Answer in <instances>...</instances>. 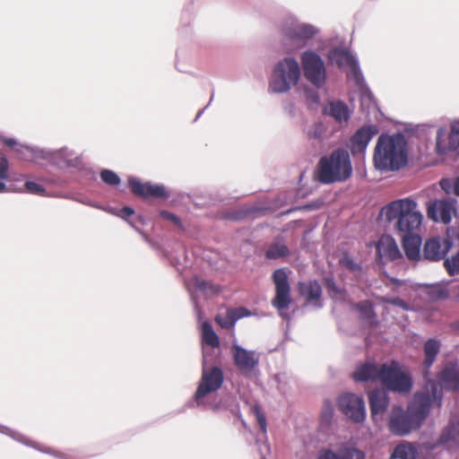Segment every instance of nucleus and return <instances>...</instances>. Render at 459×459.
Returning a JSON list of instances; mask_svg holds the SVG:
<instances>
[{
  "label": "nucleus",
  "mask_w": 459,
  "mask_h": 459,
  "mask_svg": "<svg viewBox=\"0 0 459 459\" xmlns=\"http://www.w3.org/2000/svg\"><path fill=\"white\" fill-rule=\"evenodd\" d=\"M204 111V108H203L202 110H200V111L197 113V115H196V117H195V121H196V120H197V119H198V118L203 115Z\"/></svg>",
  "instance_id": "obj_61"
},
{
  "label": "nucleus",
  "mask_w": 459,
  "mask_h": 459,
  "mask_svg": "<svg viewBox=\"0 0 459 459\" xmlns=\"http://www.w3.org/2000/svg\"><path fill=\"white\" fill-rule=\"evenodd\" d=\"M256 420H257V423H258V425L260 427V429L262 430V432L264 434H265L266 433V429H267L265 417L261 412L258 411L256 413Z\"/></svg>",
  "instance_id": "obj_50"
},
{
  "label": "nucleus",
  "mask_w": 459,
  "mask_h": 459,
  "mask_svg": "<svg viewBox=\"0 0 459 459\" xmlns=\"http://www.w3.org/2000/svg\"><path fill=\"white\" fill-rule=\"evenodd\" d=\"M327 59L332 65L347 68V76L354 80L358 87L362 88L364 78L359 71L358 61L348 49L335 47L328 51Z\"/></svg>",
  "instance_id": "obj_11"
},
{
  "label": "nucleus",
  "mask_w": 459,
  "mask_h": 459,
  "mask_svg": "<svg viewBox=\"0 0 459 459\" xmlns=\"http://www.w3.org/2000/svg\"><path fill=\"white\" fill-rule=\"evenodd\" d=\"M289 254L290 250L284 243L273 242L268 247L265 256L268 259H279L287 256Z\"/></svg>",
  "instance_id": "obj_34"
},
{
  "label": "nucleus",
  "mask_w": 459,
  "mask_h": 459,
  "mask_svg": "<svg viewBox=\"0 0 459 459\" xmlns=\"http://www.w3.org/2000/svg\"><path fill=\"white\" fill-rule=\"evenodd\" d=\"M273 280L275 284V297L272 301V304L276 307L281 316L285 320H290V316L289 314L283 312L287 309L290 303V286L289 283V277L284 269H277L273 272Z\"/></svg>",
  "instance_id": "obj_13"
},
{
  "label": "nucleus",
  "mask_w": 459,
  "mask_h": 459,
  "mask_svg": "<svg viewBox=\"0 0 459 459\" xmlns=\"http://www.w3.org/2000/svg\"><path fill=\"white\" fill-rule=\"evenodd\" d=\"M100 176L101 180L108 186H116L121 183L119 176L113 170L107 169H102Z\"/></svg>",
  "instance_id": "obj_39"
},
{
  "label": "nucleus",
  "mask_w": 459,
  "mask_h": 459,
  "mask_svg": "<svg viewBox=\"0 0 459 459\" xmlns=\"http://www.w3.org/2000/svg\"><path fill=\"white\" fill-rule=\"evenodd\" d=\"M326 284H327V287L329 289V292L330 294H339L341 293V290L337 287L335 281H333V279H327L326 280Z\"/></svg>",
  "instance_id": "obj_51"
},
{
  "label": "nucleus",
  "mask_w": 459,
  "mask_h": 459,
  "mask_svg": "<svg viewBox=\"0 0 459 459\" xmlns=\"http://www.w3.org/2000/svg\"><path fill=\"white\" fill-rule=\"evenodd\" d=\"M4 143L8 147L12 148L13 151H17V147L21 145L22 143H17V141L13 138H4Z\"/></svg>",
  "instance_id": "obj_54"
},
{
  "label": "nucleus",
  "mask_w": 459,
  "mask_h": 459,
  "mask_svg": "<svg viewBox=\"0 0 459 459\" xmlns=\"http://www.w3.org/2000/svg\"><path fill=\"white\" fill-rule=\"evenodd\" d=\"M453 193L459 195V177L453 179Z\"/></svg>",
  "instance_id": "obj_57"
},
{
  "label": "nucleus",
  "mask_w": 459,
  "mask_h": 459,
  "mask_svg": "<svg viewBox=\"0 0 459 459\" xmlns=\"http://www.w3.org/2000/svg\"><path fill=\"white\" fill-rule=\"evenodd\" d=\"M24 186L26 187L27 191L30 194H35L39 195H46V189L41 185L34 181H26Z\"/></svg>",
  "instance_id": "obj_43"
},
{
  "label": "nucleus",
  "mask_w": 459,
  "mask_h": 459,
  "mask_svg": "<svg viewBox=\"0 0 459 459\" xmlns=\"http://www.w3.org/2000/svg\"><path fill=\"white\" fill-rule=\"evenodd\" d=\"M224 381V375L221 368L213 366L208 368L206 366V355L204 351V365L201 380L195 393V402L197 407H204L216 411L219 409L218 404H212L206 401L208 395L218 391Z\"/></svg>",
  "instance_id": "obj_5"
},
{
  "label": "nucleus",
  "mask_w": 459,
  "mask_h": 459,
  "mask_svg": "<svg viewBox=\"0 0 459 459\" xmlns=\"http://www.w3.org/2000/svg\"><path fill=\"white\" fill-rule=\"evenodd\" d=\"M81 203L84 204H87V205H90L91 207H94L96 209H99V210H102L104 212H107L110 214H113L115 216H117V213H118V211L116 209V208H113V207H109V206H103V205H100V204H93V203H91V202H84V201H82Z\"/></svg>",
  "instance_id": "obj_49"
},
{
  "label": "nucleus",
  "mask_w": 459,
  "mask_h": 459,
  "mask_svg": "<svg viewBox=\"0 0 459 459\" xmlns=\"http://www.w3.org/2000/svg\"><path fill=\"white\" fill-rule=\"evenodd\" d=\"M229 310L231 314L232 318L234 319L235 324L237 323L238 320L241 318L253 316V313L244 307L229 308Z\"/></svg>",
  "instance_id": "obj_42"
},
{
  "label": "nucleus",
  "mask_w": 459,
  "mask_h": 459,
  "mask_svg": "<svg viewBox=\"0 0 459 459\" xmlns=\"http://www.w3.org/2000/svg\"><path fill=\"white\" fill-rule=\"evenodd\" d=\"M395 283H396V284H400L399 280H396V281H395Z\"/></svg>",
  "instance_id": "obj_63"
},
{
  "label": "nucleus",
  "mask_w": 459,
  "mask_h": 459,
  "mask_svg": "<svg viewBox=\"0 0 459 459\" xmlns=\"http://www.w3.org/2000/svg\"><path fill=\"white\" fill-rule=\"evenodd\" d=\"M0 432L11 437L12 438H13L14 440H16L20 443H22L26 446H33L34 448H36L43 453L49 454L58 459H72L71 456L69 455H67L66 453L56 451V450H54L51 448H42V447L35 445L32 441L29 440L22 434H21L15 430H13L5 426H3L1 424H0Z\"/></svg>",
  "instance_id": "obj_21"
},
{
  "label": "nucleus",
  "mask_w": 459,
  "mask_h": 459,
  "mask_svg": "<svg viewBox=\"0 0 459 459\" xmlns=\"http://www.w3.org/2000/svg\"><path fill=\"white\" fill-rule=\"evenodd\" d=\"M264 459H265V458H264Z\"/></svg>",
  "instance_id": "obj_64"
},
{
  "label": "nucleus",
  "mask_w": 459,
  "mask_h": 459,
  "mask_svg": "<svg viewBox=\"0 0 459 459\" xmlns=\"http://www.w3.org/2000/svg\"><path fill=\"white\" fill-rule=\"evenodd\" d=\"M432 386L437 387V393L443 398L442 390L456 391L459 388V369L455 365H446L438 376V382L436 384L429 381L426 384L425 389L421 393L429 394L433 401Z\"/></svg>",
  "instance_id": "obj_15"
},
{
  "label": "nucleus",
  "mask_w": 459,
  "mask_h": 459,
  "mask_svg": "<svg viewBox=\"0 0 459 459\" xmlns=\"http://www.w3.org/2000/svg\"><path fill=\"white\" fill-rule=\"evenodd\" d=\"M417 208V203L411 198L398 199L384 206L379 218L386 222L396 220L395 227L403 236L419 234L423 215Z\"/></svg>",
  "instance_id": "obj_3"
},
{
  "label": "nucleus",
  "mask_w": 459,
  "mask_h": 459,
  "mask_svg": "<svg viewBox=\"0 0 459 459\" xmlns=\"http://www.w3.org/2000/svg\"><path fill=\"white\" fill-rule=\"evenodd\" d=\"M452 141L453 138L450 135V132L445 126L438 127L436 134V153L439 156H444L458 150L456 144Z\"/></svg>",
  "instance_id": "obj_22"
},
{
  "label": "nucleus",
  "mask_w": 459,
  "mask_h": 459,
  "mask_svg": "<svg viewBox=\"0 0 459 459\" xmlns=\"http://www.w3.org/2000/svg\"><path fill=\"white\" fill-rule=\"evenodd\" d=\"M299 292L308 301L319 299L322 294L321 285L316 281L299 284Z\"/></svg>",
  "instance_id": "obj_30"
},
{
  "label": "nucleus",
  "mask_w": 459,
  "mask_h": 459,
  "mask_svg": "<svg viewBox=\"0 0 459 459\" xmlns=\"http://www.w3.org/2000/svg\"><path fill=\"white\" fill-rule=\"evenodd\" d=\"M9 162L5 157H0V179L8 178Z\"/></svg>",
  "instance_id": "obj_48"
},
{
  "label": "nucleus",
  "mask_w": 459,
  "mask_h": 459,
  "mask_svg": "<svg viewBox=\"0 0 459 459\" xmlns=\"http://www.w3.org/2000/svg\"><path fill=\"white\" fill-rule=\"evenodd\" d=\"M356 264L352 262V261H350L349 262V267L352 270H354L356 268Z\"/></svg>",
  "instance_id": "obj_62"
},
{
  "label": "nucleus",
  "mask_w": 459,
  "mask_h": 459,
  "mask_svg": "<svg viewBox=\"0 0 459 459\" xmlns=\"http://www.w3.org/2000/svg\"><path fill=\"white\" fill-rule=\"evenodd\" d=\"M230 353L235 366L244 377H250L258 368L260 354L256 351H249L234 342L230 347Z\"/></svg>",
  "instance_id": "obj_14"
},
{
  "label": "nucleus",
  "mask_w": 459,
  "mask_h": 459,
  "mask_svg": "<svg viewBox=\"0 0 459 459\" xmlns=\"http://www.w3.org/2000/svg\"><path fill=\"white\" fill-rule=\"evenodd\" d=\"M422 441L418 446L409 441H403L397 445L393 453L391 454V459H418L420 452H429L428 450L421 448Z\"/></svg>",
  "instance_id": "obj_23"
},
{
  "label": "nucleus",
  "mask_w": 459,
  "mask_h": 459,
  "mask_svg": "<svg viewBox=\"0 0 459 459\" xmlns=\"http://www.w3.org/2000/svg\"><path fill=\"white\" fill-rule=\"evenodd\" d=\"M388 405V398L385 391H378L375 389V416L384 411Z\"/></svg>",
  "instance_id": "obj_38"
},
{
  "label": "nucleus",
  "mask_w": 459,
  "mask_h": 459,
  "mask_svg": "<svg viewBox=\"0 0 459 459\" xmlns=\"http://www.w3.org/2000/svg\"><path fill=\"white\" fill-rule=\"evenodd\" d=\"M372 137V125L358 129L350 140L349 147L352 154H364Z\"/></svg>",
  "instance_id": "obj_20"
},
{
  "label": "nucleus",
  "mask_w": 459,
  "mask_h": 459,
  "mask_svg": "<svg viewBox=\"0 0 459 459\" xmlns=\"http://www.w3.org/2000/svg\"><path fill=\"white\" fill-rule=\"evenodd\" d=\"M160 216L163 220L170 221L171 223H173L174 225H176L178 227H182V222H181L180 218L170 212L162 210L160 212Z\"/></svg>",
  "instance_id": "obj_45"
},
{
  "label": "nucleus",
  "mask_w": 459,
  "mask_h": 459,
  "mask_svg": "<svg viewBox=\"0 0 459 459\" xmlns=\"http://www.w3.org/2000/svg\"><path fill=\"white\" fill-rule=\"evenodd\" d=\"M308 135L310 137L318 138L321 135V133L319 132V129L316 127L313 131L308 132Z\"/></svg>",
  "instance_id": "obj_59"
},
{
  "label": "nucleus",
  "mask_w": 459,
  "mask_h": 459,
  "mask_svg": "<svg viewBox=\"0 0 459 459\" xmlns=\"http://www.w3.org/2000/svg\"><path fill=\"white\" fill-rule=\"evenodd\" d=\"M442 446L448 450H459V415L450 418L437 439L423 442L421 448L432 451Z\"/></svg>",
  "instance_id": "obj_12"
},
{
  "label": "nucleus",
  "mask_w": 459,
  "mask_h": 459,
  "mask_svg": "<svg viewBox=\"0 0 459 459\" xmlns=\"http://www.w3.org/2000/svg\"><path fill=\"white\" fill-rule=\"evenodd\" d=\"M278 383L277 388L282 394H287L290 392L289 379L284 374L276 376Z\"/></svg>",
  "instance_id": "obj_44"
},
{
  "label": "nucleus",
  "mask_w": 459,
  "mask_h": 459,
  "mask_svg": "<svg viewBox=\"0 0 459 459\" xmlns=\"http://www.w3.org/2000/svg\"><path fill=\"white\" fill-rule=\"evenodd\" d=\"M445 267L450 275H455L459 273V252L452 256L451 258H447L444 262Z\"/></svg>",
  "instance_id": "obj_41"
},
{
  "label": "nucleus",
  "mask_w": 459,
  "mask_h": 459,
  "mask_svg": "<svg viewBox=\"0 0 459 459\" xmlns=\"http://www.w3.org/2000/svg\"><path fill=\"white\" fill-rule=\"evenodd\" d=\"M367 394L370 413L373 414V390H368Z\"/></svg>",
  "instance_id": "obj_56"
},
{
  "label": "nucleus",
  "mask_w": 459,
  "mask_h": 459,
  "mask_svg": "<svg viewBox=\"0 0 459 459\" xmlns=\"http://www.w3.org/2000/svg\"><path fill=\"white\" fill-rule=\"evenodd\" d=\"M427 214L436 222L448 224L456 214L455 200L450 198L437 199L427 204Z\"/></svg>",
  "instance_id": "obj_16"
},
{
  "label": "nucleus",
  "mask_w": 459,
  "mask_h": 459,
  "mask_svg": "<svg viewBox=\"0 0 459 459\" xmlns=\"http://www.w3.org/2000/svg\"><path fill=\"white\" fill-rule=\"evenodd\" d=\"M352 167L348 152L344 149L333 151L330 156L322 157L318 163L317 178L321 183L331 184L350 178Z\"/></svg>",
  "instance_id": "obj_4"
},
{
  "label": "nucleus",
  "mask_w": 459,
  "mask_h": 459,
  "mask_svg": "<svg viewBox=\"0 0 459 459\" xmlns=\"http://www.w3.org/2000/svg\"><path fill=\"white\" fill-rule=\"evenodd\" d=\"M192 286L206 296L219 293L221 290L220 285H214L209 281H205L199 277H195L191 282Z\"/></svg>",
  "instance_id": "obj_33"
},
{
  "label": "nucleus",
  "mask_w": 459,
  "mask_h": 459,
  "mask_svg": "<svg viewBox=\"0 0 459 459\" xmlns=\"http://www.w3.org/2000/svg\"><path fill=\"white\" fill-rule=\"evenodd\" d=\"M338 404L342 413L353 421L361 422L365 420V404L360 396L344 394L340 396Z\"/></svg>",
  "instance_id": "obj_17"
},
{
  "label": "nucleus",
  "mask_w": 459,
  "mask_h": 459,
  "mask_svg": "<svg viewBox=\"0 0 459 459\" xmlns=\"http://www.w3.org/2000/svg\"><path fill=\"white\" fill-rule=\"evenodd\" d=\"M300 63L306 80L316 89H322L327 79L323 58L313 50H306L300 56Z\"/></svg>",
  "instance_id": "obj_10"
},
{
  "label": "nucleus",
  "mask_w": 459,
  "mask_h": 459,
  "mask_svg": "<svg viewBox=\"0 0 459 459\" xmlns=\"http://www.w3.org/2000/svg\"><path fill=\"white\" fill-rule=\"evenodd\" d=\"M423 255L425 258L429 260L437 261L445 256L446 251L442 248L441 242L438 238H431L425 243Z\"/></svg>",
  "instance_id": "obj_27"
},
{
  "label": "nucleus",
  "mask_w": 459,
  "mask_h": 459,
  "mask_svg": "<svg viewBox=\"0 0 459 459\" xmlns=\"http://www.w3.org/2000/svg\"><path fill=\"white\" fill-rule=\"evenodd\" d=\"M215 322L224 329H233L236 325L229 309L224 314H218Z\"/></svg>",
  "instance_id": "obj_40"
},
{
  "label": "nucleus",
  "mask_w": 459,
  "mask_h": 459,
  "mask_svg": "<svg viewBox=\"0 0 459 459\" xmlns=\"http://www.w3.org/2000/svg\"><path fill=\"white\" fill-rule=\"evenodd\" d=\"M377 249L382 262L394 261L402 257V254L394 238L390 235H384L377 242Z\"/></svg>",
  "instance_id": "obj_19"
},
{
  "label": "nucleus",
  "mask_w": 459,
  "mask_h": 459,
  "mask_svg": "<svg viewBox=\"0 0 459 459\" xmlns=\"http://www.w3.org/2000/svg\"><path fill=\"white\" fill-rule=\"evenodd\" d=\"M44 152H46V148L27 146L23 144L19 145L16 151L20 159L26 161H32L40 166L45 165L46 154Z\"/></svg>",
  "instance_id": "obj_25"
},
{
  "label": "nucleus",
  "mask_w": 459,
  "mask_h": 459,
  "mask_svg": "<svg viewBox=\"0 0 459 459\" xmlns=\"http://www.w3.org/2000/svg\"><path fill=\"white\" fill-rule=\"evenodd\" d=\"M403 246L409 260L418 261L420 258L421 238L420 234L403 236Z\"/></svg>",
  "instance_id": "obj_26"
},
{
  "label": "nucleus",
  "mask_w": 459,
  "mask_h": 459,
  "mask_svg": "<svg viewBox=\"0 0 459 459\" xmlns=\"http://www.w3.org/2000/svg\"><path fill=\"white\" fill-rule=\"evenodd\" d=\"M300 79V66L294 57H285L274 65L269 90L274 93H285Z\"/></svg>",
  "instance_id": "obj_6"
},
{
  "label": "nucleus",
  "mask_w": 459,
  "mask_h": 459,
  "mask_svg": "<svg viewBox=\"0 0 459 459\" xmlns=\"http://www.w3.org/2000/svg\"><path fill=\"white\" fill-rule=\"evenodd\" d=\"M363 327L373 325V304L371 301H360L356 305Z\"/></svg>",
  "instance_id": "obj_31"
},
{
  "label": "nucleus",
  "mask_w": 459,
  "mask_h": 459,
  "mask_svg": "<svg viewBox=\"0 0 459 459\" xmlns=\"http://www.w3.org/2000/svg\"><path fill=\"white\" fill-rule=\"evenodd\" d=\"M307 99L313 104H317L319 102V94L315 91H307Z\"/></svg>",
  "instance_id": "obj_53"
},
{
  "label": "nucleus",
  "mask_w": 459,
  "mask_h": 459,
  "mask_svg": "<svg viewBox=\"0 0 459 459\" xmlns=\"http://www.w3.org/2000/svg\"><path fill=\"white\" fill-rule=\"evenodd\" d=\"M280 30L282 36L294 45L293 48L304 46L307 40L319 32L318 28L310 23L300 22L292 14L283 17L280 24Z\"/></svg>",
  "instance_id": "obj_8"
},
{
  "label": "nucleus",
  "mask_w": 459,
  "mask_h": 459,
  "mask_svg": "<svg viewBox=\"0 0 459 459\" xmlns=\"http://www.w3.org/2000/svg\"><path fill=\"white\" fill-rule=\"evenodd\" d=\"M352 378L357 383L373 379V361L368 359L358 365L352 373Z\"/></svg>",
  "instance_id": "obj_29"
},
{
  "label": "nucleus",
  "mask_w": 459,
  "mask_h": 459,
  "mask_svg": "<svg viewBox=\"0 0 459 459\" xmlns=\"http://www.w3.org/2000/svg\"><path fill=\"white\" fill-rule=\"evenodd\" d=\"M377 377L381 379L388 390L394 392L408 393L412 387L411 375L394 361L383 364L379 370L375 366V378Z\"/></svg>",
  "instance_id": "obj_7"
},
{
  "label": "nucleus",
  "mask_w": 459,
  "mask_h": 459,
  "mask_svg": "<svg viewBox=\"0 0 459 459\" xmlns=\"http://www.w3.org/2000/svg\"><path fill=\"white\" fill-rule=\"evenodd\" d=\"M440 350V342L436 339H429L424 344L423 366L429 369L436 359Z\"/></svg>",
  "instance_id": "obj_28"
},
{
  "label": "nucleus",
  "mask_w": 459,
  "mask_h": 459,
  "mask_svg": "<svg viewBox=\"0 0 459 459\" xmlns=\"http://www.w3.org/2000/svg\"><path fill=\"white\" fill-rule=\"evenodd\" d=\"M440 186L446 193H453V180L442 179Z\"/></svg>",
  "instance_id": "obj_52"
},
{
  "label": "nucleus",
  "mask_w": 459,
  "mask_h": 459,
  "mask_svg": "<svg viewBox=\"0 0 459 459\" xmlns=\"http://www.w3.org/2000/svg\"><path fill=\"white\" fill-rule=\"evenodd\" d=\"M134 214V210L133 208L129 206H124L122 209L118 211L117 217L126 221L133 229H134L136 231L143 235V233L139 228V225L143 224V220L141 216H139L135 221H130L129 218Z\"/></svg>",
  "instance_id": "obj_35"
},
{
  "label": "nucleus",
  "mask_w": 459,
  "mask_h": 459,
  "mask_svg": "<svg viewBox=\"0 0 459 459\" xmlns=\"http://www.w3.org/2000/svg\"><path fill=\"white\" fill-rule=\"evenodd\" d=\"M128 186L132 193L135 195L142 197H160L168 198L169 194L166 191L163 185H152L150 182L142 183L136 178H130L128 179Z\"/></svg>",
  "instance_id": "obj_18"
},
{
  "label": "nucleus",
  "mask_w": 459,
  "mask_h": 459,
  "mask_svg": "<svg viewBox=\"0 0 459 459\" xmlns=\"http://www.w3.org/2000/svg\"><path fill=\"white\" fill-rule=\"evenodd\" d=\"M450 135L453 138V141L457 148L459 149V119L455 120L450 125Z\"/></svg>",
  "instance_id": "obj_46"
},
{
  "label": "nucleus",
  "mask_w": 459,
  "mask_h": 459,
  "mask_svg": "<svg viewBox=\"0 0 459 459\" xmlns=\"http://www.w3.org/2000/svg\"><path fill=\"white\" fill-rule=\"evenodd\" d=\"M391 304H394L399 307H402L404 310L409 309V306L402 299H394L390 301Z\"/></svg>",
  "instance_id": "obj_55"
},
{
  "label": "nucleus",
  "mask_w": 459,
  "mask_h": 459,
  "mask_svg": "<svg viewBox=\"0 0 459 459\" xmlns=\"http://www.w3.org/2000/svg\"><path fill=\"white\" fill-rule=\"evenodd\" d=\"M12 191H14L12 186H7L4 182L0 181V193Z\"/></svg>",
  "instance_id": "obj_58"
},
{
  "label": "nucleus",
  "mask_w": 459,
  "mask_h": 459,
  "mask_svg": "<svg viewBox=\"0 0 459 459\" xmlns=\"http://www.w3.org/2000/svg\"><path fill=\"white\" fill-rule=\"evenodd\" d=\"M426 293L433 300L444 299L448 297L449 290L443 283H436L426 288Z\"/></svg>",
  "instance_id": "obj_36"
},
{
  "label": "nucleus",
  "mask_w": 459,
  "mask_h": 459,
  "mask_svg": "<svg viewBox=\"0 0 459 459\" xmlns=\"http://www.w3.org/2000/svg\"><path fill=\"white\" fill-rule=\"evenodd\" d=\"M339 455L342 459H364L365 454L363 451L351 446H345L339 450Z\"/></svg>",
  "instance_id": "obj_37"
},
{
  "label": "nucleus",
  "mask_w": 459,
  "mask_h": 459,
  "mask_svg": "<svg viewBox=\"0 0 459 459\" xmlns=\"http://www.w3.org/2000/svg\"><path fill=\"white\" fill-rule=\"evenodd\" d=\"M45 165H51L59 169H74L79 172H87L91 169L82 160V154L76 153L67 146L52 150L46 149Z\"/></svg>",
  "instance_id": "obj_9"
},
{
  "label": "nucleus",
  "mask_w": 459,
  "mask_h": 459,
  "mask_svg": "<svg viewBox=\"0 0 459 459\" xmlns=\"http://www.w3.org/2000/svg\"><path fill=\"white\" fill-rule=\"evenodd\" d=\"M324 114L332 117L335 121L342 124L348 122L351 110L343 101L333 100L324 108Z\"/></svg>",
  "instance_id": "obj_24"
},
{
  "label": "nucleus",
  "mask_w": 459,
  "mask_h": 459,
  "mask_svg": "<svg viewBox=\"0 0 459 459\" xmlns=\"http://www.w3.org/2000/svg\"><path fill=\"white\" fill-rule=\"evenodd\" d=\"M409 160L408 142L404 134H381L375 147V168L385 171H398Z\"/></svg>",
  "instance_id": "obj_2"
},
{
  "label": "nucleus",
  "mask_w": 459,
  "mask_h": 459,
  "mask_svg": "<svg viewBox=\"0 0 459 459\" xmlns=\"http://www.w3.org/2000/svg\"><path fill=\"white\" fill-rule=\"evenodd\" d=\"M202 340L204 344L212 348H218L220 346L219 336L214 332L212 325L207 321L202 324Z\"/></svg>",
  "instance_id": "obj_32"
},
{
  "label": "nucleus",
  "mask_w": 459,
  "mask_h": 459,
  "mask_svg": "<svg viewBox=\"0 0 459 459\" xmlns=\"http://www.w3.org/2000/svg\"><path fill=\"white\" fill-rule=\"evenodd\" d=\"M433 401L429 394L416 393L407 410L394 407L388 420L389 430L395 436L405 437L420 428L433 406H441V394L432 386Z\"/></svg>",
  "instance_id": "obj_1"
},
{
  "label": "nucleus",
  "mask_w": 459,
  "mask_h": 459,
  "mask_svg": "<svg viewBox=\"0 0 459 459\" xmlns=\"http://www.w3.org/2000/svg\"><path fill=\"white\" fill-rule=\"evenodd\" d=\"M453 294L459 299V285L455 287L452 290Z\"/></svg>",
  "instance_id": "obj_60"
},
{
  "label": "nucleus",
  "mask_w": 459,
  "mask_h": 459,
  "mask_svg": "<svg viewBox=\"0 0 459 459\" xmlns=\"http://www.w3.org/2000/svg\"><path fill=\"white\" fill-rule=\"evenodd\" d=\"M317 459H342L339 453L331 449H323L319 451Z\"/></svg>",
  "instance_id": "obj_47"
}]
</instances>
